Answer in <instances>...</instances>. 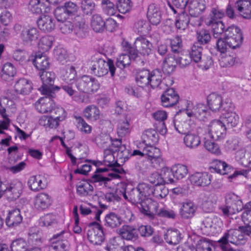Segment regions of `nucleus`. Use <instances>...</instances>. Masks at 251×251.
<instances>
[{
  "label": "nucleus",
  "mask_w": 251,
  "mask_h": 251,
  "mask_svg": "<svg viewBox=\"0 0 251 251\" xmlns=\"http://www.w3.org/2000/svg\"><path fill=\"white\" fill-rule=\"evenodd\" d=\"M42 85L38 88L41 93L48 96L40 99L36 102L35 106L38 111L41 113L51 112L55 104L52 99L54 97V92L60 90V87L54 86V79H42Z\"/></svg>",
  "instance_id": "f257e3e1"
},
{
  "label": "nucleus",
  "mask_w": 251,
  "mask_h": 251,
  "mask_svg": "<svg viewBox=\"0 0 251 251\" xmlns=\"http://www.w3.org/2000/svg\"><path fill=\"white\" fill-rule=\"evenodd\" d=\"M122 47L125 53L119 55L116 63V66L121 69L129 66L131 60H135L139 57L138 50L128 42L123 41Z\"/></svg>",
  "instance_id": "f03ea898"
},
{
  "label": "nucleus",
  "mask_w": 251,
  "mask_h": 251,
  "mask_svg": "<svg viewBox=\"0 0 251 251\" xmlns=\"http://www.w3.org/2000/svg\"><path fill=\"white\" fill-rule=\"evenodd\" d=\"M207 104L213 112H229L232 109V103L230 100L223 101L222 97L215 93L209 94L207 97Z\"/></svg>",
  "instance_id": "7ed1b4c3"
},
{
  "label": "nucleus",
  "mask_w": 251,
  "mask_h": 251,
  "mask_svg": "<svg viewBox=\"0 0 251 251\" xmlns=\"http://www.w3.org/2000/svg\"><path fill=\"white\" fill-rule=\"evenodd\" d=\"M225 206L221 210L224 215L229 216L238 213L244 208L243 202L240 198L234 194H229L226 197Z\"/></svg>",
  "instance_id": "20e7f679"
},
{
  "label": "nucleus",
  "mask_w": 251,
  "mask_h": 251,
  "mask_svg": "<svg viewBox=\"0 0 251 251\" xmlns=\"http://www.w3.org/2000/svg\"><path fill=\"white\" fill-rule=\"evenodd\" d=\"M225 37L229 48L232 49L239 48L243 42L241 30L234 25H230L226 28Z\"/></svg>",
  "instance_id": "39448f33"
},
{
  "label": "nucleus",
  "mask_w": 251,
  "mask_h": 251,
  "mask_svg": "<svg viewBox=\"0 0 251 251\" xmlns=\"http://www.w3.org/2000/svg\"><path fill=\"white\" fill-rule=\"evenodd\" d=\"M87 236L89 241L94 245H100L104 240L102 227L96 222L89 224Z\"/></svg>",
  "instance_id": "423d86ee"
},
{
  "label": "nucleus",
  "mask_w": 251,
  "mask_h": 251,
  "mask_svg": "<svg viewBox=\"0 0 251 251\" xmlns=\"http://www.w3.org/2000/svg\"><path fill=\"white\" fill-rule=\"evenodd\" d=\"M108 68L112 77L114 76L116 68L113 62L111 59H108L105 62L102 59H99L97 62L91 68V71L95 76L102 77L108 73Z\"/></svg>",
  "instance_id": "0eeeda50"
},
{
  "label": "nucleus",
  "mask_w": 251,
  "mask_h": 251,
  "mask_svg": "<svg viewBox=\"0 0 251 251\" xmlns=\"http://www.w3.org/2000/svg\"><path fill=\"white\" fill-rule=\"evenodd\" d=\"M14 29L16 32L21 31L20 37L25 45H31L39 37V32L36 27L26 28L18 24H15Z\"/></svg>",
  "instance_id": "6e6552de"
},
{
  "label": "nucleus",
  "mask_w": 251,
  "mask_h": 251,
  "mask_svg": "<svg viewBox=\"0 0 251 251\" xmlns=\"http://www.w3.org/2000/svg\"><path fill=\"white\" fill-rule=\"evenodd\" d=\"M226 127L222 121L218 120L212 121L208 126V132L211 137L215 140L223 138L226 134Z\"/></svg>",
  "instance_id": "1a4fd4ad"
},
{
  "label": "nucleus",
  "mask_w": 251,
  "mask_h": 251,
  "mask_svg": "<svg viewBox=\"0 0 251 251\" xmlns=\"http://www.w3.org/2000/svg\"><path fill=\"white\" fill-rule=\"evenodd\" d=\"M222 245H226L230 242L236 245H243L245 243V237L241 235L239 229H231L226 232L219 241Z\"/></svg>",
  "instance_id": "9d476101"
},
{
  "label": "nucleus",
  "mask_w": 251,
  "mask_h": 251,
  "mask_svg": "<svg viewBox=\"0 0 251 251\" xmlns=\"http://www.w3.org/2000/svg\"><path fill=\"white\" fill-rule=\"evenodd\" d=\"M184 111L185 114L189 117H194L200 120H203L206 117L207 108L203 103H199L192 106L188 103Z\"/></svg>",
  "instance_id": "9b49d317"
},
{
  "label": "nucleus",
  "mask_w": 251,
  "mask_h": 251,
  "mask_svg": "<svg viewBox=\"0 0 251 251\" xmlns=\"http://www.w3.org/2000/svg\"><path fill=\"white\" fill-rule=\"evenodd\" d=\"M161 102L163 106L170 107L176 105L179 101V96L173 89H168L161 96Z\"/></svg>",
  "instance_id": "f8f14e48"
},
{
  "label": "nucleus",
  "mask_w": 251,
  "mask_h": 251,
  "mask_svg": "<svg viewBox=\"0 0 251 251\" xmlns=\"http://www.w3.org/2000/svg\"><path fill=\"white\" fill-rule=\"evenodd\" d=\"M180 120V115L178 112L174 117V124L175 129L179 133L185 135L190 132L195 127V124L190 120L182 121Z\"/></svg>",
  "instance_id": "ddd939ff"
},
{
  "label": "nucleus",
  "mask_w": 251,
  "mask_h": 251,
  "mask_svg": "<svg viewBox=\"0 0 251 251\" xmlns=\"http://www.w3.org/2000/svg\"><path fill=\"white\" fill-rule=\"evenodd\" d=\"M178 55L174 53H169L163 62L162 75L167 76L172 73L178 64Z\"/></svg>",
  "instance_id": "4468645a"
},
{
  "label": "nucleus",
  "mask_w": 251,
  "mask_h": 251,
  "mask_svg": "<svg viewBox=\"0 0 251 251\" xmlns=\"http://www.w3.org/2000/svg\"><path fill=\"white\" fill-rule=\"evenodd\" d=\"M180 204L179 214L182 219H189L194 216L198 207L193 201L190 200H186Z\"/></svg>",
  "instance_id": "2eb2a0df"
},
{
  "label": "nucleus",
  "mask_w": 251,
  "mask_h": 251,
  "mask_svg": "<svg viewBox=\"0 0 251 251\" xmlns=\"http://www.w3.org/2000/svg\"><path fill=\"white\" fill-rule=\"evenodd\" d=\"M158 207L159 204L157 201L151 199H147L139 211L150 218H153L155 215L158 216L159 211Z\"/></svg>",
  "instance_id": "dca6fc26"
},
{
  "label": "nucleus",
  "mask_w": 251,
  "mask_h": 251,
  "mask_svg": "<svg viewBox=\"0 0 251 251\" xmlns=\"http://www.w3.org/2000/svg\"><path fill=\"white\" fill-rule=\"evenodd\" d=\"M212 176L206 172H196L190 176L191 182L198 186H206L211 182Z\"/></svg>",
  "instance_id": "f3484780"
},
{
  "label": "nucleus",
  "mask_w": 251,
  "mask_h": 251,
  "mask_svg": "<svg viewBox=\"0 0 251 251\" xmlns=\"http://www.w3.org/2000/svg\"><path fill=\"white\" fill-rule=\"evenodd\" d=\"M132 128L130 117L126 115L119 119L117 126V134L119 136L123 137L128 135Z\"/></svg>",
  "instance_id": "a211bd4d"
},
{
  "label": "nucleus",
  "mask_w": 251,
  "mask_h": 251,
  "mask_svg": "<svg viewBox=\"0 0 251 251\" xmlns=\"http://www.w3.org/2000/svg\"><path fill=\"white\" fill-rule=\"evenodd\" d=\"M22 189L23 185L21 182L17 181L11 183L8 186L6 185L5 195L9 201L15 200L20 196Z\"/></svg>",
  "instance_id": "6ab92c4d"
},
{
  "label": "nucleus",
  "mask_w": 251,
  "mask_h": 251,
  "mask_svg": "<svg viewBox=\"0 0 251 251\" xmlns=\"http://www.w3.org/2000/svg\"><path fill=\"white\" fill-rule=\"evenodd\" d=\"M144 151L145 155H147L150 159L151 163H155L157 166H159L160 163L162 162L161 157V151L159 149L151 145H146L144 148Z\"/></svg>",
  "instance_id": "aec40b11"
},
{
  "label": "nucleus",
  "mask_w": 251,
  "mask_h": 251,
  "mask_svg": "<svg viewBox=\"0 0 251 251\" xmlns=\"http://www.w3.org/2000/svg\"><path fill=\"white\" fill-rule=\"evenodd\" d=\"M51 202V198L48 194L40 193L34 198V205L36 209L43 210L48 208Z\"/></svg>",
  "instance_id": "412c9836"
},
{
  "label": "nucleus",
  "mask_w": 251,
  "mask_h": 251,
  "mask_svg": "<svg viewBox=\"0 0 251 251\" xmlns=\"http://www.w3.org/2000/svg\"><path fill=\"white\" fill-rule=\"evenodd\" d=\"M38 27L45 32H50L55 27L54 20L47 15L40 16L37 21Z\"/></svg>",
  "instance_id": "4be33fe9"
},
{
  "label": "nucleus",
  "mask_w": 251,
  "mask_h": 251,
  "mask_svg": "<svg viewBox=\"0 0 251 251\" xmlns=\"http://www.w3.org/2000/svg\"><path fill=\"white\" fill-rule=\"evenodd\" d=\"M28 185L32 191H39L46 187L47 185V180L42 176H33L29 178L28 181Z\"/></svg>",
  "instance_id": "5701e85b"
},
{
  "label": "nucleus",
  "mask_w": 251,
  "mask_h": 251,
  "mask_svg": "<svg viewBox=\"0 0 251 251\" xmlns=\"http://www.w3.org/2000/svg\"><path fill=\"white\" fill-rule=\"evenodd\" d=\"M134 44L136 47L138 48L140 53L143 55H149L151 53L152 45L146 38L142 36L137 38Z\"/></svg>",
  "instance_id": "b1692460"
},
{
  "label": "nucleus",
  "mask_w": 251,
  "mask_h": 251,
  "mask_svg": "<svg viewBox=\"0 0 251 251\" xmlns=\"http://www.w3.org/2000/svg\"><path fill=\"white\" fill-rule=\"evenodd\" d=\"M147 17L151 23L157 25L161 21V15L159 7L154 3L149 5L147 11Z\"/></svg>",
  "instance_id": "393cba45"
},
{
  "label": "nucleus",
  "mask_w": 251,
  "mask_h": 251,
  "mask_svg": "<svg viewBox=\"0 0 251 251\" xmlns=\"http://www.w3.org/2000/svg\"><path fill=\"white\" fill-rule=\"evenodd\" d=\"M204 0H192L189 4V14L192 17H198L205 10Z\"/></svg>",
  "instance_id": "a878e982"
},
{
  "label": "nucleus",
  "mask_w": 251,
  "mask_h": 251,
  "mask_svg": "<svg viewBox=\"0 0 251 251\" xmlns=\"http://www.w3.org/2000/svg\"><path fill=\"white\" fill-rule=\"evenodd\" d=\"M121 237L126 240H134L138 238L136 229L132 226L124 225L118 230Z\"/></svg>",
  "instance_id": "bb28decb"
},
{
  "label": "nucleus",
  "mask_w": 251,
  "mask_h": 251,
  "mask_svg": "<svg viewBox=\"0 0 251 251\" xmlns=\"http://www.w3.org/2000/svg\"><path fill=\"white\" fill-rule=\"evenodd\" d=\"M206 24L211 26L213 35L214 38H221L220 36L223 33H224V35H225V31L227 27H226L222 21L220 20L213 21V20H209L206 22Z\"/></svg>",
  "instance_id": "cd10ccee"
},
{
  "label": "nucleus",
  "mask_w": 251,
  "mask_h": 251,
  "mask_svg": "<svg viewBox=\"0 0 251 251\" xmlns=\"http://www.w3.org/2000/svg\"><path fill=\"white\" fill-rule=\"evenodd\" d=\"M64 231H61L59 233H57L50 239V242L53 244L52 247L54 249L58 250V251H67L68 247L67 241L63 240V234Z\"/></svg>",
  "instance_id": "c85d7f7f"
},
{
  "label": "nucleus",
  "mask_w": 251,
  "mask_h": 251,
  "mask_svg": "<svg viewBox=\"0 0 251 251\" xmlns=\"http://www.w3.org/2000/svg\"><path fill=\"white\" fill-rule=\"evenodd\" d=\"M22 220L20 210L15 209L9 211L5 219V223L8 226L13 227L20 224Z\"/></svg>",
  "instance_id": "c756f323"
},
{
  "label": "nucleus",
  "mask_w": 251,
  "mask_h": 251,
  "mask_svg": "<svg viewBox=\"0 0 251 251\" xmlns=\"http://www.w3.org/2000/svg\"><path fill=\"white\" fill-rule=\"evenodd\" d=\"M233 108L229 112H224L225 115L223 118L222 122L227 128L236 126L239 123V117L235 112H231Z\"/></svg>",
  "instance_id": "7c9ffc66"
},
{
  "label": "nucleus",
  "mask_w": 251,
  "mask_h": 251,
  "mask_svg": "<svg viewBox=\"0 0 251 251\" xmlns=\"http://www.w3.org/2000/svg\"><path fill=\"white\" fill-rule=\"evenodd\" d=\"M129 201L135 205L139 209L142 208L143 204H145V200L143 196L136 187L133 188L129 193Z\"/></svg>",
  "instance_id": "2f4dec72"
},
{
  "label": "nucleus",
  "mask_w": 251,
  "mask_h": 251,
  "mask_svg": "<svg viewBox=\"0 0 251 251\" xmlns=\"http://www.w3.org/2000/svg\"><path fill=\"white\" fill-rule=\"evenodd\" d=\"M15 90L22 95H27L32 89L31 81L28 79H18L14 86Z\"/></svg>",
  "instance_id": "473e14b6"
},
{
  "label": "nucleus",
  "mask_w": 251,
  "mask_h": 251,
  "mask_svg": "<svg viewBox=\"0 0 251 251\" xmlns=\"http://www.w3.org/2000/svg\"><path fill=\"white\" fill-rule=\"evenodd\" d=\"M182 239L180 231L176 229H168L164 234V239L170 245L178 244Z\"/></svg>",
  "instance_id": "72a5a7b5"
},
{
  "label": "nucleus",
  "mask_w": 251,
  "mask_h": 251,
  "mask_svg": "<svg viewBox=\"0 0 251 251\" xmlns=\"http://www.w3.org/2000/svg\"><path fill=\"white\" fill-rule=\"evenodd\" d=\"M83 116L88 120L96 121L100 118V111L95 105L87 106L83 110Z\"/></svg>",
  "instance_id": "f704fd0d"
},
{
  "label": "nucleus",
  "mask_w": 251,
  "mask_h": 251,
  "mask_svg": "<svg viewBox=\"0 0 251 251\" xmlns=\"http://www.w3.org/2000/svg\"><path fill=\"white\" fill-rule=\"evenodd\" d=\"M105 21L99 14H94L91 20V26L96 32L102 33L104 31Z\"/></svg>",
  "instance_id": "c9c22d12"
},
{
  "label": "nucleus",
  "mask_w": 251,
  "mask_h": 251,
  "mask_svg": "<svg viewBox=\"0 0 251 251\" xmlns=\"http://www.w3.org/2000/svg\"><path fill=\"white\" fill-rule=\"evenodd\" d=\"M93 187L88 182L83 181L76 185V193L81 197H87L92 195Z\"/></svg>",
  "instance_id": "e433bc0d"
},
{
  "label": "nucleus",
  "mask_w": 251,
  "mask_h": 251,
  "mask_svg": "<svg viewBox=\"0 0 251 251\" xmlns=\"http://www.w3.org/2000/svg\"><path fill=\"white\" fill-rule=\"evenodd\" d=\"M122 222L121 217L118 214L111 212L105 217V226L111 228L119 226Z\"/></svg>",
  "instance_id": "4c0bfd02"
},
{
  "label": "nucleus",
  "mask_w": 251,
  "mask_h": 251,
  "mask_svg": "<svg viewBox=\"0 0 251 251\" xmlns=\"http://www.w3.org/2000/svg\"><path fill=\"white\" fill-rule=\"evenodd\" d=\"M33 64L37 69L41 71H44L47 69L50 66V63L46 55L42 53H38L35 56L33 60Z\"/></svg>",
  "instance_id": "58836bf2"
},
{
  "label": "nucleus",
  "mask_w": 251,
  "mask_h": 251,
  "mask_svg": "<svg viewBox=\"0 0 251 251\" xmlns=\"http://www.w3.org/2000/svg\"><path fill=\"white\" fill-rule=\"evenodd\" d=\"M137 78H151L152 77H163L165 78L167 76L162 75V71L160 69H156L150 72L147 69H142L140 70L137 75Z\"/></svg>",
  "instance_id": "ea45409f"
},
{
  "label": "nucleus",
  "mask_w": 251,
  "mask_h": 251,
  "mask_svg": "<svg viewBox=\"0 0 251 251\" xmlns=\"http://www.w3.org/2000/svg\"><path fill=\"white\" fill-rule=\"evenodd\" d=\"M211 172H215L221 175H226L229 173L230 167L225 162L221 160H216L210 168Z\"/></svg>",
  "instance_id": "a19ab883"
},
{
  "label": "nucleus",
  "mask_w": 251,
  "mask_h": 251,
  "mask_svg": "<svg viewBox=\"0 0 251 251\" xmlns=\"http://www.w3.org/2000/svg\"><path fill=\"white\" fill-rule=\"evenodd\" d=\"M183 140L185 145L190 149H195L201 144L200 137L196 134L190 133V132L185 134Z\"/></svg>",
  "instance_id": "79ce46f5"
},
{
  "label": "nucleus",
  "mask_w": 251,
  "mask_h": 251,
  "mask_svg": "<svg viewBox=\"0 0 251 251\" xmlns=\"http://www.w3.org/2000/svg\"><path fill=\"white\" fill-rule=\"evenodd\" d=\"M203 48L199 45V43H194L191 48L189 55L196 63L199 62L202 58Z\"/></svg>",
  "instance_id": "37998d69"
},
{
  "label": "nucleus",
  "mask_w": 251,
  "mask_h": 251,
  "mask_svg": "<svg viewBox=\"0 0 251 251\" xmlns=\"http://www.w3.org/2000/svg\"><path fill=\"white\" fill-rule=\"evenodd\" d=\"M28 239L32 243L39 245L42 242V233L37 227H31L28 232Z\"/></svg>",
  "instance_id": "c03bdc74"
},
{
  "label": "nucleus",
  "mask_w": 251,
  "mask_h": 251,
  "mask_svg": "<svg viewBox=\"0 0 251 251\" xmlns=\"http://www.w3.org/2000/svg\"><path fill=\"white\" fill-rule=\"evenodd\" d=\"M162 179H163V184H165L169 183H174L175 182L174 179L175 175L173 172L172 168L169 169L167 167L163 168L160 172Z\"/></svg>",
  "instance_id": "a18cd8bd"
},
{
  "label": "nucleus",
  "mask_w": 251,
  "mask_h": 251,
  "mask_svg": "<svg viewBox=\"0 0 251 251\" xmlns=\"http://www.w3.org/2000/svg\"><path fill=\"white\" fill-rule=\"evenodd\" d=\"M172 170L176 179H182L185 177L188 173L187 167L181 164H177L173 166Z\"/></svg>",
  "instance_id": "49530a36"
},
{
  "label": "nucleus",
  "mask_w": 251,
  "mask_h": 251,
  "mask_svg": "<svg viewBox=\"0 0 251 251\" xmlns=\"http://www.w3.org/2000/svg\"><path fill=\"white\" fill-rule=\"evenodd\" d=\"M87 29V26L82 19L77 21L73 28L75 33L79 38H84L86 36Z\"/></svg>",
  "instance_id": "de8ad7c7"
},
{
  "label": "nucleus",
  "mask_w": 251,
  "mask_h": 251,
  "mask_svg": "<svg viewBox=\"0 0 251 251\" xmlns=\"http://www.w3.org/2000/svg\"><path fill=\"white\" fill-rule=\"evenodd\" d=\"M219 61L220 65L223 67L232 66L236 62L235 55H230L227 53H223L221 54Z\"/></svg>",
  "instance_id": "09e8293b"
},
{
  "label": "nucleus",
  "mask_w": 251,
  "mask_h": 251,
  "mask_svg": "<svg viewBox=\"0 0 251 251\" xmlns=\"http://www.w3.org/2000/svg\"><path fill=\"white\" fill-rule=\"evenodd\" d=\"M170 47L172 53L180 54L182 51V43L181 38L176 36L169 39Z\"/></svg>",
  "instance_id": "8fccbe9b"
},
{
  "label": "nucleus",
  "mask_w": 251,
  "mask_h": 251,
  "mask_svg": "<svg viewBox=\"0 0 251 251\" xmlns=\"http://www.w3.org/2000/svg\"><path fill=\"white\" fill-rule=\"evenodd\" d=\"M60 121H59L56 118H54L52 116L50 117H43L39 120L40 125L46 127H49L51 128H55L59 125Z\"/></svg>",
  "instance_id": "3c124183"
},
{
  "label": "nucleus",
  "mask_w": 251,
  "mask_h": 251,
  "mask_svg": "<svg viewBox=\"0 0 251 251\" xmlns=\"http://www.w3.org/2000/svg\"><path fill=\"white\" fill-rule=\"evenodd\" d=\"M139 191L142 194L143 200L146 201L147 199H151L150 197L152 195L153 186L145 183H140L137 186Z\"/></svg>",
  "instance_id": "603ef678"
},
{
  "label": "nucleus",
  "mask_w": 251,
  "mask_h": 251,
  "mask_svg": "<svg viewBox=\"0 0 251 251\" xmlns=\"http://www.w3.org/2000/svg\"><path fill=\"white\" fill-rule=\"evenodd\" d=\"M53 38L50 36H46L42 37L39 43L38 47L39 50L43 52L48 51L51 48Z\"/></svg>",
  "instance_id": "864d4df0"
},
{
  "label": "nucleus",
  "mask_w": 251,
  "mask_h": 251,
  "mask_svg": "<svg viewBox=\"0 0 251 251\" xmlns=\"http://www.w3.org/2000/svg\"><path fill=\"white\" fill-rule=\"evenodd\" d=\"M116 157L120 159H124V161L128 159L129 156V150H127L125 146H121L120 140H117Z\"/></svg>",
  "instance_id": "5fc2aeb1"
},
{
  "label": "nucleus",
  "mask_w": 251,
  "mask_h": 251,
  "mask_svg": "<svg viewBox=\"0 0 251 251\" xmlns=\"http://www.w3.org/2000/svg\"><path fill=\"white\" fill-rule=\"evenodd\" d=\"M197 42L199 45H206L208 44L211 39L209 31L207 30L202 29L197 32Z\"/></svg>",
  "instance_id": "6e6d98bb"
},
{
  "label": "nucleus",
  "mask_w": 251,
  "mask_h": 251,
  "mask_svg": "<svg viewBox=\"0 0 251 251\" xmlns=\"http://www.w3.org/2000/svg\"><path fill=\"white\" fill-rule=\"evenodd\" d=\"M27 247L26 241L22 238L13 241L10 247L12 251H27Z\"/></svg>",
  "instance_id": "4d7b16f0"
},
{
  "label": "nucleus",
  "mask_w": 251,
  "mask_h": 251,
  "mask_svg": "<svg viewBox=\"0 0 251 251\" xmlns=\"http://www.w3.org/2000/svg\"><path fill=\"white\" fill-rule=\"evenodd\" d=\"M109 177L104 176L100 175L95 174L93 176L92 178L95 182H99L100 183L105 184L107 181L111 180V178H117L120 177V176L117 173L112 172L108 173Z\"/></svg>",
  "instance_id": "13d9d810"
},
{
  "label": "nucleus",
  "mask_w": 251,
  "mask_h": 251,
  "mask_svg": "<svg viewBox=\"0 0 251 251\" xmlns=\"http://www.w3.org/2000/svg\"><path fill=\"white\" fill-rule=\"evenodd\" d=\"M80 7L84 14L91 15L95 9V4L91 0H83L81 1Z\"/></svg>",
  "instance_id": "bf43d9fd"
},
{
  "label": "nucleus",
  "mask_w": 251,
  "mask_h": 251,
  "mask_svg": "<svg viewBox=\"0 0 251 251\" xmlns=\"http://www.w3.org/2000/svg\"><path fill=\"white\" fill-rule=\"evenodd\" d=\"M218 218L214 215L205 217L202 221L201 229L207 232V230L212 228L214 226V224L218 221Z\"/></svg>",
  "instance_id": "052dcab7"
},
{
  "label": "nucleus",
  "mask_w": 251,
  "mask_h": 251,
  "mask_svg": "<svg viewBox=\"0 0 251 251\" xmlns=\"http://www.w3.org/2000/svg\"><path fill=\"white\" fill-rule=\"evenodd\" d=\"M82 82L84 87V90L87 93L96 92L100 87V84L97 79H88L87 81L82 80Z\"/></svg>",
  "instance_id": "680f3d73"
},
{
  "label": "nucleus",
  "mask_w": 251,
  "mask_h": 251,
  "mask_svg": "<svg viewBox=\"0 0 251 251\" xmlns=\"http://www.w3.org/2000/svg\"><path fill=\"white\" fill-rule=\"evenodd\" d=\"M132 7L131 0H119L117 4V8L119 12L126 13L129 12Z\"/></svg>",
  "instance_id": "e2e57ef3"
},
{
  "label": "nucleus",
  "mask_w": 251,
  "mask_h": 251,
  "mask_svg": "<svg viewBox=\"0 0 251 251\" xmlns=\"http://www.w3.org/2000/svg\"><path fill=\"white\" fill-rule=\"evenodd\" d=\"M50 116L54 117L59 121H64L67 117V112L64 108L61 107L54 106L50 112Z\"/></svg>",
  "instance_id": "0e129e2a"
},
{
  "label": "nucleus",
  "mask_w": 251,
  "mask_h": 251,
  "mask_svg": "<svg viewBox=\"0 0 251 251\" xmlns=\"http://www.w3.org/2000/svg\"><path fill=\"white\" fill-rule=\"evenodd\" d=\"M165 184H160L153 186L152 195L157 198H164L168 194V189L164 186Z\"/></svg>",
  "instance_id": "69168bd1"
},
{
  "label": "nucleus",
  "mask_w": 251,
  "mask_h": 251,
  "mask_svg": "<svg viewBox=\"0 0 251 251\" xmlns=\"http://www.w3.org/2000/svg\"><path fill=\"white\" fill-rule=\"evenodd\" d=\"M61 77L75 78L77 76V73L75 68L73 66H67L60 70Z\"/></svg>",
  "instance_id": "338daca9"
},
{
  "label": "nucleus",
  "mask_w": 251,
  "mask_h": 251,
  "mask_svg": "<svg viewBox=\"0 0 251 251\" xmlns=\"http://www.w3.org/2000/svg\"><path fill=\"white\" fill-rule=\"evenodd\" d=\"M27 52L25 50L22 49L15 50L13 54V57L14 60L21 64L25 63L27 60H28L27 59Z\"/></svg>",
  "instance_id": "774afa93"
}]
</instances>
